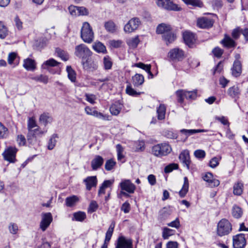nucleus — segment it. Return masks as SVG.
Segmentation results:
<instances>
[{"label": "nucleus", "mask_w": 248, "mask_h": 248, "mask_svg": "<svg viewBox=\"0 0 248 248\" xmlns=\"http://www.w3.org/2000/svg\"><path fill=\"white\" fill-rule=\"evenodd\" d=\"M74 53L77 57L81 59L83 68L86 70L89 69L91 62L90 58L92 54L89 48L84 44H80L75 47Z\"/></svg>", "instance_id": "1"}, {"label": "nucleus", "mask_w": 248, "mask_h": 248, "mask_svg": "<svg viewBox=\"0 0 248 248\" xmlns=\"http://www.w3.org/2000/svg\"><path fill=\"white\" fill-rule=\"evenodd\" d=\"M172 149L170 144L167 142L159 143L152 147L151 153L157 157H162L170 154Z\"/></svg>", "instance_id": "2"}, {"label": "nucleus", "mask_w": 248, "mask_h": 248, "mask_svg": "<svg viewBox=\"0 0 248 248\" xmlns=\"http://www.w3.org/2000/svg\"><path fill=\"white\" fill-rule=\"evenodd\" d=\"M232 230V225L229 221L223 218L220 220L217 224V233L219 236L229 234Z\"/></svg>", "instance_id": "3"}, {"label": "nucleus", "mask_w": 248, "mask_h": 248, "mask_svg": "<svg viewBox=\"0 0 248 248\" xmlns=\"http://www.w3.org/2000/svg\"><path fill=\"white\" fill-rule=\"evenodd\" d=\"M80 36L83 41L87 43H91L94 38L93 32L90 25L88 22H84L80 31Z\"/></svg>", "instance_id": "4"}, {"label": "nucleus", "mask_w": 248, "mask_h": 248, "mask_svg": "<svg viewBox=\"0 0 248 248\" xmlns=\"http://www.w3.org/2000/svg\"><path fill=\"white\" fill-rule=\"evenodd\" d=\"M121 189L120 194L126 198L130 197V194L134 193L136 186L129 180H124L120 183Z\"/></svg>", "instance_id": "5"}, {"label": "nucleus", "mask_w": 248, "mask_h": 248, "mask_svg": "<svg viewBox=\"0 0 248 248\" xmlns=\"http://www.w3.org/2000/svg\"><path fill=\"white\" fill-rule=\"evenodd\" d=\"M157 5L168 11H180L181 8L170 0H155Z\"/></svg>", "instance_id": "6"}, {"label": "nucleus", "mask_w": 248, "mask_h": 248, "mask_svg": "<svg viewBox=\"0 0 248 248\" xmlns=\"http://www.w3.org/2000/svg\"><path fill=\"white\" fill-rule=\"evenodd\" d=\"M176 94L178 102L182 103L185 98L187 99H195L197 97V91H186L180 90L176 92Z\"/></svg>", "instance_id": "7"}, {"label": "nucleus", "mask_w": 248, "mask_h": 248, "mask_svg": "<svg viewBox=\"0 0 248 248\" xmlns=\"http://www.w3.org/2000/svg\"><path fill=\"white\" fill-rule=\"evenodd\" d=\"M85 111L88 115L94 116L104 121H110L111 120V116L110 115L98 112L95 108L87 106L85 108Z\"/></svg>", "instance_id": "8"}, {"label": "nucleus", "mask_w": 248, "mask_h": 248, "mask_svg": "<svg viewBox=\"0 0 248 248\" xmlns=\"http://www.w3.org/2000/svg\"><path fill=\"white\" fill-rule=\"evenodd\" d=\"M17 152V149L15 147L10 146L8 147L2 154L4 159L9 162H15Z\"/></svg>", "instance_id": "9"}, {"label": "nucleus", "mask_w": 248, "mask_h": 248, "mask_svg": "<svg viewBox=\"0 0 248 248\" xmlns=\"http://www.w3.org/2000/svg\"><path fill=\"white\" fill-rule=\"evenodd\" d=\"M140 24V21L138 17L131 18L124 27V31L126 33H130L136 30Z\"/></svg>", "instance_id": "10"}, {"label": "nucleus", "mask_w": 248, "mask_h": 248, "mask_svg": "<svg viewBox=\"0 0 248 248\" xmlns=\"http://www.w3.org/2000/svg\"><path fill=\"white\" fill-rule=\"evenodd\" d=\"M168 57L173 61H180L184 57V52L179 48H174L170 50Z\"/></svg>", "instance_id": "11"}, {"label": "nucleus", "mask_w": 248, "mask_h": 248, "mask_svg": "<svg viewBox=\"0 0 248 248\" xmlns=\"http://www.w3.org/2000/svg\"><path fill=\"white\" fill-rule=\"evenodd\" d=\"M42 219L40 223V228L44 232L49 227L52 221V216L50 213H43L41 214Z\"/></svg>", "instance_id": "12"}, {"label": "nucleus", "mask_w": 248, "mask_h": 248, "mask_svg": "<svg viewBox=\"0 0 248 248\" xmlns=\"http://www.w3.org/2000/svg\"><path fill=\"white\" fill-rule=\"evenodd\" d=\"M115 248H133V242L131 239H126L124 236L118 237Z\"/></svg>", "instance_id": "13"}, {"label": "nucleus", "mask_w": 248, "mask_h": 248, "mask_svg": "<svg viewBox=\"0 0 248 248\" xmlns=\"http://www.w3.org/2000/svg\"><path fill=\"white\" fill-rule=\"evenodd\" d=\"M246 245L245 235L243 233L237 234L233 237L234 248H244Z\"/></svg>", "instance_id": "14"}, {"label": "nucleus", "mask_w": 248, "mask_h": 248, "mask_svg": "<svg viewBox=\"0 0 248 248\" xmlns=\"http://www.w3.org/2000/svg\"><path fill=\"white\" fill-rule=\"evenodd\" d=\"M214 23L213 19L207 17L199 18L197 20V26L202 29H208L211 28Z\"/></svg>", "instance_id": "15"}, {"label": "nucleus", "mask_w": 248, "mask_h": 248, "mask_svg": "<svg viewBox=\"0 0 248 248\" xmlns=\"http://www.w3.org/2000/svg\"><path fill=\"white\" fill-rule=\"evenodd\" d=\"M179 158L180 161L183 163V166L186 167L187 169L189 170L191 163L189 151L188 150L183 151L180 154Z\"/></svg>", "instance_id": "16"}, {"label": "nucleus", "mask_w": 248, "mask_h": 248, "mask_svg": "<svg viewBox=\"0 0 248 248\" xmlns=\"http://www.w3.org/2000/svg\"><path fill=\"white\" fill-rule=\"evenodd\" d=\"M61 63L56 61L55 59L51 58L42 64V68L47 69L51 73L54 74L55 72L51 71V67H59Z\"/></svg>", "instance_id": "17"}, {"label": "nucleus", "mask_w": 248, "mask_h": 248, "mask_svg": "<svg viewBox=\"0 0 248 248\" xmlns=\"http://www.w3.org/2000/svg\"><path fill=\"white\" fill-rule=\"evenodd\" d=\"M220 43L227 48L235 47L237 45L234 39L227 34H225L224 37L221 41Z\"/></svg>", "instance_id": "18"}, {"label": "nucleus", "mask_w": 248, "mask_h": 248, "mask_svg": "<svg viewBox=\"0 0 248 248\" xmlns=\"http://www.w3.org/2000/svg\"><path fill=\"white\" fill-rule=\"evenodd\" d=\"M202 178L204 181L208 182L211 187L217 186L220 184L218 180L213 178V174L210 172L205 173L203 176Z\"/></svg>", "instance_id": "19"}, {"label": "nucleus", "mask_w": 248, "mask_h": 248, "mask_svg": "<svg viewBox=\"0 0 248 248\" xmlns=\"http://www.w3.org/2000/svg\"><path fill=\"white\" fill-rule=\"evenodd\" d=\"M103 158L99 155H96L91 161V167L93 170L99 169L104 163Z\"/></svg>", "instance_id": "20"}, {"label": "nucleus", "mask_w": 248, "mask_h": 248, "mask_svg": "<svg viewBox=\"0 0 248 248\" xmlns=\"http://www.w3.org/2000/svg\"><path fill=\"white\" fill-rule=\"evenodd\" d=\"M123 107V104L120 101H116L110 107V112L112 115L117 116L120 113Z\"/></svg>", "instance_id": "21"}, {"label": "nucleus", "mask_w": 248, "mask_h": 248, "mask_svg": "<svg viewBox=\"0 0 248 248\" xmlns=\"http://www.w3.org/2000/svg\"><path fill=\"white\" fill-rule=\"evenodd\" d=\"M86 185V189L90 190L92 187H95L97 184L96 176H88L83 180Z\"/></svg>", "instance_id": "22"}, {"label": "nucleus", "mask_w": 248, "mask_h": 248, "mask_svg": "<svg viewBox=\"0 0 248 248\" xmlns=\"http://www.w3.org/2000/svg\"><path fill=\"white\" fill-rule=\"evenodd\" d=\"M242 72V65L240 61H235L232 68V73L235 77H239Z\"/></svg>", "instance_id": "23"}, {"label": "nucleus", "mask_w": 248, "mask_h": 248, "mask_svg": "<svg viewBox=\"0 0 248 248\" xmlns=\"http://www.w3.org/2000/svg\"><path fill=\"white\" fill-rule=\"evenodd\" d=\"M227 93L231 97L236 100L239 97L241 91L237 86H233L228 89Z\"/></svg>", "instance_id": "24"}, {"label": "nucleus", "mask_w": 248, "mask_h": 248, "mask_svg": "<svg viewBox=\"0 0 248 248\" xmlns=\"http://www.w3.org/2000/svg\"><path fill=\"white\" fill-rule=\"evenodd\" d=\"M183 39L185 43L190 46L193 45L195 42V36L190 31H186L183 33Z\"/></svg>", "instance_id": "25"}, {"label": "nucleus", "mask_w": 248, "mask_h": 248, "mask_svg": "<svg viewBox=\"0 0 248 248\" xmlns=\"http://www.w3.org/2000/svg\"><path fill=\"white\" fill-rule=\"evenodd\" d=\"M172 30L170 25L165 23H161L158 25L156 32L157 34L164 35Z\"/></svg>", "instance_id": "26"}, {"label": "nucleus", "mask_w": 248, "mask_h": 248, "mask_svg": "<svg viewBox=\"0 0 248 248\" xmlns=\"http://www.w3.org/2000/svg\"><path fill=\"white\" fill-rule=\"evenodd\" d=\"M23 66L28 71H34L36 68L35 62L30 58H27L24 60Z\"/></svg>", "instance_id": "27"}, {"label": "nucleus", "mask_w": 248, "mask_h": 248, "mask_svg": "<svg viewBox=\"0 0 248 248\" xmlns=\"http://www.w3.org/2000/svg\"><path fill=\"white\" fill-rule=\"evenodd\" d=\"M176 38V34L172 31V30L169 32L162 35V39L166 42L167 45L172 43Z\"/></svg>", "instance_id": "28"}, {"label": "nucleus", "mask_w": 248, "mask_h": 248, "mask_svg": "<svg viewBox=\"0 0 248 248\" xmlns=\"http://www.w3.org/2000/svg\"><path fill=\"white\" fill-rule=\"evenodd\" d=\"M207 131V130L204 129H182L180 130V132L183 134L186 139H187L189 136L192 135L194 134L201 133V132H204Z\"/></svg>", "instance_id": "29"}, {"label": "nucleus", "mask_w": 248, "mask_h": 248, "mask_svg": "<svg viewBox=\"0 0 248 248\" xmlns=\"http://www.w3.org/2000/svg\"><path fill=\"white\" fill-rule=\"evenodd\" d=\"M132 81L134 86L138 87L144 83V78L141 74H136L132 77Z\"/></svg>", "instance_id": "30"}, {"label": "nucleus", "mask_w": 248, "mask_h": 248, "mask_svg": "<svg viewBox=\"0 0 248 248\" xmlns=\"http://www.w3.org/2000/svg\"><path fill=\"white\" fill-rule=\"evenodd\" d=\"M52 121V118L48 113H44L42 114L39 118V122L44 126H46L48 123Z\"/></svg>", "instance_id": "31"}, {"label": "nucleus", "mask_w": 248, "mask_h": 248, "mask_svg": "<svg viewBox=\"0 0 248 248\" xmlns=\"http://www.w3.org/2000/svg\"><path fill=\"white\" fill-rule=\"evenodd\" d=\"M112 64V60L109 56L107 55L103 58V66L104 69L106 71L111 69Z\"/></svg>", "instance_id": "32"}, {"label": "nucleus", "mask_w": 248, "mask_h": 248, "mask_svg": "<svg viewBox=\"0 0 248 248\" xmlns=\"http://www.w3.org/2000/svg\"><path fill=\"white\" fill-rule=\"evenodd\" d=\"M184 179V182L183 186L179 193L180 196L182 198H183L186 196L188 192L189 187V183L187 178L186 177H185Z\"/></svg>", "instance_id": "33"}, {"label": "nucleus", "mask_w": 248, "mask_h": 248, "mask_svg": "<svg viewBox=\"0 0 248 248\" xmlns=\"http://www.w3.org/2000/svg\"><path fill=\"white\" fill-rule=\"evenodd\" d=\"M55 53L58 57L64 61H67L69 59L68 53L60 48H56Z\"/></svg>", "instance_id": "34"}, {"label": "nucleus", "mask_w": 248, "mask_h": 248, "mask_svg": "<svg viewBox=\"0 0 248 248\" xmlns=\"http://www.w3.org/2000/svg\"><path fill=\"white\" fill-rule=\"evenodd\" d=\"M79 201L78 197L75 195L67 197L65 199V204L67 207L74 206Z\"/></svg>", "instance_id": "35"}, {"label": "nucleus", "mask_w": 248, "mask_h": 248, "mask_svg": "<svg viewBox=\"0 0 248 248\" xmlns=\"http://www.w3.org/2000/svg\"><path fill=\"white\" fill-rule=\"evenodd\" d=\"M157 118L159 120L165 119L166 114V107L164 105L160 104L157 108Z\"/></svg>", "instance_id": "36"}, {"label": "nucleus", "mask_w": 248, "mask_h": 248, "mask_svg": "<svg viewBox=\"0 0 248 248\" xmlns=\"http://www.w3.org/2000/svg\"><path fill=\"white\" fill-rule=\"evenodd\" d=\"M232 213L234 217L239 218L243 215V211L241 207L237 205H234L232 208Z\"/></svg>", "instance_id": "37"}, {"label": "nucleus", "mask_w": 248, "mask_h": 248, "mask_svg": "<svg viewBox=\"0 0 248 248\" xmlns=\"http://www.w3.org/2000/svg\"><path fill=\"white\" fill-rule=\"evenodd\" d=\"M243 190V184L241 182H238L233 186V194L235 195L240 196L242 194Z\"/></svg>", "instance_id": "38"}, {"label": "nucleus", "mask_w": 248, "mask_h": 248, "mask_svg": "<svg viewBox=\"0 0 248 248\" xmlns=\"http://www.w3.org/2000/svg\"><path fill=\"white\" fill-rule=\"evenodd\" d=\"M93 49L98 53H106L107 50L106 46L101 42H96L93 46Z\"/></svg>", "instance_id": "39"}, {"label": "nucleus", "mask_w": 248, "mask_h": 248, "mask_svg": "<svg viewBox=\"0 0 248 248\" xmlns=\"http://www.w3.org/2000/svg\"><path fill=\"white\" fill-rule=\"evenodd\" d=\"M163 134L166 138L171 139H176L178 137L177 132L172 129L165 130Z\"/></svg>", "instance_id": "40"}, {"label": "nucleus", "mask_w": 248, "mask_h": 248, "mask_svg": "<svg viewBox=\"0 0 248 248\" xmlns=\"http://www.w3.org/2000/svg\"><path fill=\"white\" fill-rule=\"evenodd\" d=\"M66 71L68 74V78L72 82H75L76 80V73L75 71L72 68L71 66H67Z\"/></svg>", "instance_id": "41"}, {"label": "nucleus", "mask_w": 248, "mask_h": 248, "mask_svg": "<svg viewBox=\"0 0 248 248\" xmlns=\"http://www.w3.org/2000/svg\"><path fill=\"white\" fill-rule=\"evenodd\" d=\"M9 135L8 128L0 122V139H6Z\"/></svg>", "instance_id": "42"}, {"label": "nucleus", "mask_w": 248, "mask_h": 248, "mask_svg": "<svg viewBox=\"0 0 248 248\" xmlns=\"http://www.w3.org/2000/svg\"><path fill=\"white\" fill-rule=\"evenodd\" d=\"M175 231L170 228L165 227L163 229L162 237L164 239H168L169 237L174 234Z\"/></svg>", "instance_id": "43"}, {"label": "nucleus", "mask_w": 248, "mask_h": 248, "mask_svg": "<svg viewBox=\"0 0 248 248\" xmlns=\"http://www.w3.org/2000/svg\"><path fill=\"white\" fill-rule=\"evenodd\" d=\"M117 154V159L119 161H121L122 163L124 162L122 159L124 158V155H123L124 148L120 144H117L116 146Z\"/></svg>", "instance_id": "44"}, {"label": "nucleus", "mask_w": 248, "mask_h": 248, "mask_svg": "<svg viewBox=\"0 0 248 248\" xmlns=\"http://www.w3.org/2000/svg\"><path fill=\"white\" fill-rule=\"evenodd\" d=\"M73 217L75 220L82 222L86 218V215L84 212L78 211L74 213Z\"/></svg>", "instance_id": "45"}, {"label": "nucleus", "mask_w": 248, "mask_h": 248, "mask_svg": "<svg viewBox=\"0 0 248 248\" xmlns=\"http://www.w3.org/2000/svg\"><path fill=\"white\" fill-rule=\"evenodd\" d=\"M57 138H58L57 135L55 134L52 135V136L50 137L48 140L47 145V149L48 150H51L54 149L57 142L56 140Z\"/></svg>", "instance_id": "46"}, {"label": "nucleus", "mask_w": 248, "mask_h": 248, "mask_svg": "<svg viewBox=\"0 0 248 248\" xmlns=\"http://www.w3.org/2000/svg\"><path fill=\"white\" fill-rule=\"evenodd\" d=\"M105 27L108 31L111 33L115 32L116 30L115 24L112 21H108L106 22Z\"/></svg>", "instance_id": "47"}, {"label": "nucleus", "mask_w": 248, "mask_h": 248, "mask_svg": "<svg viewBox=\"0 0 248 248\" xmlns=\"http://www.w3.org/2000/svg\"><path fill=\"white\" fill-rule=\"evenodd\" d=\"M8 30L4 24L0 21V38L4 39L8 35Z\"/></svg>", "instance_id": "48"}, {"label": "nucleus", "mask_w": 248, "mask_h": 248, "mask_svg": "<svg viewBox=\"0 0 248 248\" xmlns=\"http://www.w3.org/2000/svg\"><path fill=\"white\" fill-rule=\"evenodd\" d=\"M125 92L127 94L133 96H138L142 93L141 92H137L132 88L130 85H127Z\"/></svg>", "instance_id": "49"}, {"label": "nucleus", "mask_w": 248, "mask_h": 248, "mask_svg": "<svg viewBox=\"0 0 248 248\" xmlns=\"http://www.w3.org/2000/svg\"><path fill=\"white\" fill-rule=\"evenodd\" d=\"M39 127V126L35 128L31 129V131H28V133L27 135V140L29 142H31L32 139L34 138L37 130Z\"/></svg>", "instance_id": "50"}, {"label": "nucleus", "mask_w": 248, "mask_h": 248, "mask_svg": "<svg viewBox=\"0 0 248 248\" xmlns=\"http://www.w3.org/2000/svg\"><path fill=\"white\" fill-rule=\"evenodd\" d=\"M116 162L113 159H110L106 161L105 165V168L108 171H110L116 165Z\"/></svg>", "instance_id": "51"}, {"label": "nucleus", "mask_w": 248, "mask_h": 248, "mask_svg": "<svg viewBox=\"0 0 248 248\" xmlns=\"http://www.w3.org/2000/svg\"><path fill=\"white\" fill-rule=\"evenodd\" d=\"M183 1L187 5H191L194 6L201 7L203 4L200 0H183Z\"/></svg>", "instance_id": "52"}, {"label": "nucleus", "mask_w": 248, "mask_h": 248, "mask_svg": "<svg viewBox=\"0 0 248 248\" xmlns=\"http://www.w3.org/2000/svg\"><path fill=\"white\" fill-rule=\"evenodd\" d=\"M38 126L34 117H30L28 120L27 129L28 131H31V129Z\"/></svg>", "instance_id": "53"}, {"label": "nucleus", "mask_w": 248, "mask_h": 248, "mask_svg": "<svg viewBox=\"0 0 248 248\" xmlns=\"http://www.w3.org/2000/svg\"><path fill=\"white\" fill-rule=\"evenodd\" d=\"M140 42L138 36L132 38L127 41L128 45L132 48H136Z\"/></svg>", "instance_id": "54"}, {"label": "nucleus", "mask_w": 248, "mask_h": 248, "mask_svg": "<svg viewBox=\"0 0 248 248\" xmlns=\"http://www.w3.org/2000/svg\"><path fill=\"white\" fill-rule=\"evenodd\" d=\"M215 119L221 123L222 124L224 125H227L228 127H229L230 123L229 122L228 119L227 117L224 116H216L215 117Z\"/></svg>", "instance_id": "55"}, {"label": "nucleus", "mask_w": 248, "mask_h": 248, "mask_svg": "<svg viewBox=\"0 0 248 248\" xmlns=\"http://www.w3.org/2000/svg\"><path fill=\"white\" fill-rule=\"evenodd\" d=\"M134 66L138 68H140L145 70L146 72H150V70H151V69L150 64H145L141 62L135 63Z\"/></svg>", "instance_id": "56"}, {"label": "nucleus", "mask_w": 248, "mask_h": 248, "mask_svg": "<svg viewBox=\"0 0 248 248\" xmlns=\"http://www.w3.org/2000/svg\"><path fill=\"white\" fill-rule=\"evenodd\" d=\"M242 31V29L240 27H237L234 29H233L232 32V36L234 40H237L241 34H242L241 31Z\"/></svg>", "instance_id": "57"}, {"label": "nucleus", "mask_w": 248, "mask_h": 248, "mask_svg": "<svg viewBox=\"0 0 248 248\" xmlns=\"http://www.w3.org/2000/svg\"><path fill=\"white\" fill-rule=\"evenodd\" d=\"M98 205L96 201H92L90 203L88 208V212L90 213H92L95 212L98 209Z\"/></svg>", "instance_id": "58"}, {"label": "nucleus", "mask_w": 248, "mask_h": 248, "mask_svg": "<svg viewBox=\"0 0 248 248\" xmlns=\"http://www.w3.org/2000/svg\"><path fill=\"white\" fill-rule=\"evenodd\" d=\"M178 168V165L176 163H171L166 166L164 168L165 173H170L174 170Z\"/></svg>", "instance_id": "59"}, {"label": "nucleus", "mask_w": 248, "mask_h": 248, "mask_svg": "<svg viewBox=\"0 0 248 248\" xmlns=\"http://www.w3.org/2000/svg\"><path fill=\"white\" fill-rule=\"evenodd\" d=\"M32 79L36 81H40L45 84H46L48 82V77L46 76L40 75L38 76L32 78Z\"/></svg>", "instance_id": "60"}, {"label": "nucleus", "mask_w": 248, "mask_h": 248, "mask_svg": "<svg viewBox=\"0 0 248 248\" xmlns=\"http://www.w3.org/2000/svg\"><path fill=\"white\" fill-rule=\"evenodd\" d=\"M212 53L215 57L219 58L223 53V50L219 47H216L212 50Z\"/></svg>", "instance_id": "61"}, {"label": "nucleus", "mask_w": 248, "mask_h": 248, "mask_svg": "<svg viewBox=\"0 0 248 248\" xmlns=\"http://www.w3.org/2000/svg\"><path fill=\"white\" fill-rule=\"evenodd\" d=\"M14 22L15 27L18 31H21L23 29V22L19 18L18 16H16L15 18Z\"/></svg>", "instance_id": "62"}, {"label": "nucleus", "mask_w": 248, "mask_h": 248, "mask_svg": "<svg viewBox=\"0 0 248 248\" xmlns=\"http://www.w3.org/2000/svg\"><path fill=\"white\" fill-rule=\"evenodd\" d=\"M194 155L198 159H203L205 156V152L202 150H197L194 152Z\"/></svg>", "instance_id": "63"}, {"label": "nucleus", "mask_w": 248, "mask_h": 248, "mask_svg": "<svg viewBox=\"0 0 248 248\" xmlns=\"http://www.w3.org/2000/svg\"><path fill=\"white\" fill-rule=\"evenodd\" d=\"M8 228L9 230L11 233L13 234L17 233L18 228L17 225L16 223H10Z\"/></svg>", "instance_id": "64"}]
</instances>
